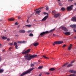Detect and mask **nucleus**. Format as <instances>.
<instances>
[{
    "instance_id": "obj_16",
    "label": "nucleus",
    "mask_w": 76,
    "mask_h": 76,
    "mask_svg": "<svg viewBox=\"0 0 76 76\" xmlns=\"http://www.w3.org/2000/svg\"><path fill=\"white\" fill-rule=\"evenodd\" d=\"M65 35H69L70 34V32H66L64 33Z\"/></svg>"
},
{
    "instance_id": "obj_32",
    "label": "nucleus",
    "mask_w": 76,
    "mask_h": 76,
    "mask_svg": "<svg viewBox=\"0 0 76 76\" xmlns=\"http://www.w3.org/2000/svg\"><path fill=\"white\" fill-rule=\"evenodd\" d=\"M4 72V70L3 69H0V73H3Z\"/></svg>"
},
{
    "instance_id": "obj_21",
    "label": "nucleus",
    "mask_w": 76,
    "mask_h": 76,
    "mask_svg": "<svg viewBox=\"0 0 76 76\" xmlns=\"http://www.w3.org/2000/svg\"><path fill=\"white\" fill-rule=\"evenodd\" d=\"M26 26H27L28 28H30L32 26V25H26Z\"/></svg>"
},
{
    "instance_id": "obj_31",
    "label": "nucleus",
    "mask_w": 76,
    "mask_h": 76,
    "mask_svg": "<svg viewBox=\"0 0 76 76\" xmlns=\"http://www.w3.org/2000/svg\"><path fill=\"white\" fill-rule=\"evenodd\" d=\"M69 64V62H67L64 64L62 66H66V65H67V64Z\"/></svg>"
},
{
    "instance_id": "obj_51",
    "label": "nucleus",
    "mask_w": 76,
    "mask_h": 76,
    "mask_svg": "<svg viewBox=\"0 0 76 76\" xmlns=\"http://www.w3.org/2000/svg\"><path fill=\"white\" fill-rule=\"evenodd\" d=\"M20 27V25H18V28H19Z\"/></svg>"
},
{
    "instance_id": "obj_2",
    "label": "nucleus",
    "mask_w": 76,
    "mask_h": 76,
    "mask_svg": "<svg viewBox=\"0 0 76 76\" xmlns=\"http://www.w3.org/2000/svg\"><path fill=\"white\" fill-rule=\"evenodd\" d=\"M33 69L34 68H31L30 69H29L26 71L24 72L20 75V76H25V75H27V74L29 73H30Z\"/></svg>"
},
{
    "instance_id": "obj_50",
    "label": "nucleus",
    "mask_w": 76,
    "mask_h": 76,
    "mask_svg": "<svg viewBox=\"0 0 76 76\" xmlns=\"http://www.w3.org/2000/svg\"><path fill=\"white\" fill-rule=\"evenodd\" d=\"M40 9H43L44 8V7H41L40 8Z\"/></svg>"
},
{
    "instance_id": "obj_60",
    "label": "nucleus",
    "mask_w": 76,
    "mask_h": 76,
    "mask_svg": "<svg viewBox=\"0 0 76 76\" xmlns=\"http://www.w3.org/2000/svg\"><path fill=\"white\" fill-rule=\"evenodd\" d=\"M37 13H36V12L35 15H37Z\"/></svg>"
},
{
    "instance_id": "obj_46",
    "label": "nucleus",
    "mask_w": 76,
    "mask_h": 76,
    "mask_svg": "<svg viewBox=\"0 0 76 76\" xmlns=\"http://www.w3.org/2000/svg\"><path fill=\"white\" fill-rule=\"evenodd\" d=\"M42 76V74H40L39 75V76Z\"/></svg>"
},
{
    "instance_id": "obj_64",
    "label": "nucleus",
    "mask_w": 76,
    "mask_h": 76,
    "mask_svg": "<svg viewBox=\"0 0 76 76\" xmlns=\"http://www.w3.org/2000/svg\"><path fill=\"white\" fill-rule=\"evenodd\" d=\"M75 10H76V8H75Z\"/></svg>"
},
{
    "instance_id": "obj_41",
    "label": "nucleus",
    "mask_w": 76,
    "mask_h": 76,
    "mask_svg": "<svg viewBox=\"0 0 76 76\" xmlns=\"http://www.w3.org/2000/svg\"><path fill=\"white\" fill-rule=\"evenodd\" d=\"M45 74H46L47 75H49L50 74V73L48 72H47L45 73Z\"/></svg>"
},
{
    "instance_id": "obj_10",
    "label": "nucleus",
    "mask_w": 76,
    "mask_h": 76,
    "mask_svg": "<svg viewBox=\"0 0 76 76\" xmlns=\"http://www.w3.org/2000/svg\"><path fill=\"white\" fill-rule=\"evenodd\" d=\"M69 73H74L75 74L76 73V71H74L73 70H70L69 71Z\"/></svg>"
},
{
    "instance_id": "obj_28",
    "label": "nucleus",
    "mask_w": 76,
    "mask_h": 76,
    "mask_svg": "<svg viewBox=\"0 0 76 76\" xmlns=\"http://www.w3.org/2000/svg\"><path fill=\"white\" fill-rule=\"evenodd\" d=\"M2 38L3 39H7V37H3Z\"/></svg>"
},
{
    "instance_id": "obj_49",
    "label": "nucleus",
    "mask_w": 76,
    "mask_h": 76,
    "mask_svg": "<svg viewBox=\"0 0 76 76\" xmlns=\"http://www.w3.org/2000/svg\"><path fill=\"white\" fill-rule=\"evenodd\" d=\"M44 15H46V14H47V13H46V12H44Z\"/></svg>"
},
{
    "instance_id": "obj_38",
    "label": "nucleus",
    "mask_w": 76,
    "mask_h": 76,
    "mask_svg": "<svg viewBox=\"0 0 76 76\" xmlns=\"http://www.w3.org/2000/svg\"><path fill=\"white\" fill-rule=\"evenodd\" d=\"M75 61V60H74L71 61V64H72V63H73Z\"/></svg>"
},
{
    "instance_id": "obj_56",
    "label": "nucleus",
    "mask_w": 76,
    "mask_h": 76,
    "mask_svg": "<svg viewBox=\"0 0 76 76\" xmlns=\"http://www.w3.org/2000/svg\"><path fill=\"white\" fill-rule=\"evenodd\" d=\"M40 61H40V60H38L39 62H40Z\"/></svg>"
},
{
    "instance_id": "obj_30",
    "label": "nucleus",
    "mask_w": 76,
    "mask_h": 76,
    "mask_svg": "<svg viewBox=\"0 0 76 76\" xmlns=\"http://www.w3.org/2000/svg\"><path fill=\"white\" fill-rule=\"evenodd\" d=\"M46 10L47 11H48L49 10V8L48 7H46Z\"/></svg>"
},
{
    "instance_id": "obj_35",
    "label": "nucleus",
    "mask_w": 76,
    "mask_h": 76,
    "mask_svg": "<svg viewBox=\"0 0 76 76\" xmlns=\"http://www.w3.org/2000/svg\"><path fill=\"white\" fill-rule=\"evenodd\" d=\"M59 6H63V5L62 4H61V3H60L59 4Z\"/></svg>"
},
{
    "instance_id": "obj_27",
    "label": "nucleus",
    "mask_w": 76,
    "mask_h": 76,
    "mask_svg": "<svg viewBox=\"0 0 76 76\" xmlns=\"http://www.w3.org/2000/svg\"><path fill=\"white\" fill-rule=\"evenodd\" d=\"M43 67V66H41L39 67L38 69H42Z\"/></svg>"
},
{
    "instance_id": "obj_58",
    "label": "nucleus",
    "mask_w": 76,
    "mask_h": 76,
    "mask_svg": "<svg viewBox=\"0 0 76 76\" xmlns=\"http://www.w3.org/2000/svg\"><path fill=\"white\" fill-rule=\"evenodd\" d=\"M0 61H1V58L0 57Z\"/></svg>"
},
{
    "instance_id": "obj_61",
    "label": "nucleus",
    "mask_w": 76,
    "mask_h": 76,
    "mask_svg": "<svg viewBox=\"0 0 76 76\" xmlns=\"http://www.w3.org/2000/svg\"><path fill=\"white\" fill-rule=\"evenodd\" d=\"M16 36H17V37H18V35H16Z\"/></svg>"
},
{
    "instance_id": "obj_55",
    "label": "nucleus",
    "mask_w": 76,
    "mask_h": 76,
    "mask_svg": "<svg viewBox=\"0 0 76 76\" xmlns=\"http://www.w3.org/2000/svg\"><path fill=\"white\" fill-rule=\"evenodd\" d=\"M61 0H58V1H60Z\"/></svg>"
},
{
    "instance_id": "obj_8",
    "label": "nucleus",
    "mask_w": 76,
    "mask_h": 76,
    "mask_svg": "<svg viewBox=\"0 0 76 76\" xmlns=\"http://www.w3.org/2000/svg\"><path fill=\"white\" fill-rule=\"evenodd\" d=\"M63 30V31H64L65 32H67L68 31V30L66 28V27H62L61 28Z\"/></svg>"
},
{
    "instance_id": "obj_33",
    "label": "nucleus",
    "mask_w": 76,
    "mask_h": 76,
    "mask_svg": "<svg viewBox=\"0 0 76 76\" xmlns=\"http://www.w3.org/2000/svg\"><path fill=\"white\" fill-rule=\"evenodd\" d=\"M29 36H30V37H33V34L32 33H31L30 34Z\"/></svg>"
},
{
    "instance_id": "obj_25",
    "label": "nucleus",
    "mask_w": 76,
    "mask_h": 76,
    "mask_svg": "<svg viewBox=\"0 0 76 76\" xmlns=\"http://www.w3.org/2000/svg\"><path fill=\"white\" fill-rule=\"evenodd\" d=\"M41 12V10H39V11H37L36 12V13H40Z\"/></svg>"
},
{
    "instance_id": "obj_13",
    "label": "nucleus",
    "mask_w": 76,
    "mask_h": 76,
    "mask_svg": "<svg viewBox=\"0 0 76 76\" xmlns=\"http://www.w3.org/2000/svg\"><path fill=\"white\" fill-rule=\"evenodd\" d=\"M19 44H21V43H25L26 42L25 41H18L17 42Z\"/></svg>"
},
{
    "instance_id": "obj_59",
    "label": "nucleus",
    "mask_w": 76,
    "mask_h": 76,
    "mask_svg": "<svg viewBox=\"0 0 76 76\" xmlns=\"http://www.w3.org/2000/svg\"><path fill=\"white\" fill-rule=\"evenodd\" d=\"M46 14L47 15H48V13H46Z\"/></svg>"
},
{
    "instance_id": "obj_20",
    "label": "nucleus",
    "mask_w": 76,
    "mask_h": 76,
    "mask_svg": "<svg viewBox=\"0 0 76 76\" xmlns=\"http://www.w3.org/2000/svg\"><path fill=\"white\" fill-rule=\"evenodd\" d=\"M49 70H50V71H54V70H55V69L54 68H52L50 69Z\"/></svg>"
},
{
    "instance_id": "obj_5",
    "label": "nucleus",
    "mask_w": 76,
    "mask_h": 76,
    "mask_svg": "<svg viewBox=\"0 0 76 76\" xmlns=\"http://www.w3.org/2000/svg\"><path fill=\"white\" fill-rule=\"evenodd\" d=\"M49 34V32H48V31H46L41 33L40 34V35H41V36H42L43 35H47V34Z\"/></svg>"
},
{
    "instance_id": "obj_14",
    "label": "nucleus",
    "mask_w": 76,
    "mask_h": 76,
    "mask_svg": "<svg viewBox=\"0 0 76 76\" xmlns=\"http://www.w3.org/2000/svg\"><path fill=\"white\" fill-rule=\"evenodd\" d=\"M60 16V14L58 13L57 14H55L54 16V17L55 18H58Z\"/></svg>"
},
{
    "instance_id": "obj_48",
    "label": "nucleus",
    "mask_w": 76,
    "mask_h": 76,
    "mask_svg": "<svg viewBox=\"0 0 76 76\" xmlns=\"http://www.w3.org/2000/svg\"><path fill=\"white\" fill-rule=\"evenodd\" d=\"M68 1H73V0H68Z\"/></svg>"
},
{
    "instance_id": "obj_57",
    "label": "nucleus",
    "mask_w": 76,
    "mask_h": 76,
    "mask_svg": "<svg viewBox=\"0 0 76 76\" xmlns=\"http://www.w3.org/2000/svg\"><path fill=\"white\" fill-rule=\"evenodd\" d=\"M54 35H55V34H53V36H54Z\"/></svg>"
},
{
    "instance_id": "obj_39",
    "label": "nucleus",
    "mask_w": 76,
    "mask_h": 76,
    "mask_svg": "<svg viewBox=\"0 0 76 76\" xmlns=\"http://www.w3.org/2000/svg\"><path fill=\"white\" fill-rule=\"evenodd\" d=\"M18 45H16L15 46L16 49H18Z\"/></svg>"
},
{
    "instance_id": "obj_40",
    "label": "nucleus",
    "mask_w": 76,
    "mask_h": 76,
    "mask_svg": "<svg viewBox=\"0 0 76 76\" xmlns=\"http://www.w3.org/2000/svg\"><path fill=\"white\" fill-rule=\"evenodd\" d=\"M9 45H10V46H12V45H13V43H11L9 44Z\"/></svg>"
},
{
    "instance_id": "obj_24",
    "label": "nucleus",
    "mask_w": 76,
    "mask_h": 76,
    "mask_svg": "<svg viewBox=\"0 0 76 76\" xmlns=\"http://www.w3.org/2000/svg\"><path fill=\"white\" fill-rule=\"evenodd\" d=\"M43 57H44V58H46V59H48V58H48V57H46L45 56L43 55Z\"/></svg>"
},
{
    "instance_id": "obj_9",
    "label": "nucleus",
    "mask_w": 76,
    "mask_h": 76,
    "mask_svg": "<svg viewBox=\"0 0 76 76\" xmlns=\"http://www.w3.org/2000/svg\"><path fill=\"white\" fill-rule=\"evenodd\" d=\"M48 18V16L47 15L45 16L42 19V21H45V20H47V19Z\"/></svg>"
},
{
    "instance_id": "obj_11",
    "label": "nucleus",
    "mask_w": 76,
    "mask_h": 76,
    "mask_svg": "<svg viewBox=\"0 0 76 76\" xmlns=\"http://www.w3.org/2000/svg\"><path fill=\"white\" fill-rule=\"evenodd\" d=\"M70 26L72 28H74V29H75V28H76V24H73L72 25H71Z\"/></svg>"
},
{
    "instance_id": "obj_54",
    "label": "nucleus",
    "mask_w": 76,
    "mask_h": 76,
    "mask_svg": "<svg viewBox=\"0 0 76 76\" xmlns=\"http://www.w3.org/2000/svg\"><path fill=\"white\" fill-rule=\"evenodd\" d=\"M37 14H38V15H40V14L39 13H37Z\"/></svg>"
},
{
    "instance_id": "obj_29",
    "label": "nucleus",
    "mask_w": 76,
    "mask_h": 76,
    "mask_svg": "<svg viewBox=\"0 0 76 76\" xmlns=\"http://www.w3.org/2000/svg\"><path fill=\"white\" fill-rule=\"evenodd\" d=\"M27 33H32V30H29L28 31V32Z\"/></svg>"
},
{
    "instance_id": "obj_44",
    "label": "nucleus",
    "mask_w": 76,
    "mask_h": 76,
    "mask_svg": "<svg viewBox=\"0 0 76 76\" xmlns=\"http://www.w3.org/2000/svg\"><path fill=\"white\" fill-rule=\"evenodd\" d=\"M73 31H74V32H76V30L75 29H73Z\"/></svg>"
},
{
    "instance_id": "obj_45",
    "label": "nucleus",
    "mask_w": 76,
    "mask_h": 76,
    "mask_svg": "<svg viewBox=\"0 0 76 76\" xmlns=\"http://www.w3.org/2000/svg\"><path fill=\"white\" fill-rule=\"evenodd\" d=\"M29 19V18L27 19V23H28V20Z\"/></svg>"
},
{
    "instance_id": "obj_3",
    "label": "nucleus",
    "mask_w": 76,
    "mask_h": 76,
    "mask_svg": "<svg viewBox=\"0 0 76 76\" xmlns=\"http://www.w3.org/2000/svg\"><path fill=\"white\" fill-rule=\"evenodd\" d=\"M63 43V41H56L54 42V43L53 44V45H54L55 44L57 45H60V44H61Z\"/></svg>"
},
{
    "instance_id": "obj_63",
    "label": "nucleus",
    "mask_w": 76,
    "mask_h": 76,
    "mask_svg": "<svg viewBox=\"0 0 76 76\" xmlns=\"http://www.w3.org/2000/svg\"><path fill=\"white\" fill-rule=\"evenodd\" d=\"M4 31H6V30H5Z\"/></svg>"
},
{
    "instance_id": "obj_43",
    "label": "nucleus",
    "mask_w": 76,
    "mask_h": 76,
    "mask_svg": "<svg viewBox=\"0 0 76 76\" xmlns=\"http://www.w3.org/2000/svg\"><path fill=\"white\" fill-rule=\"evenodd\" d=\"M7 41H10V39L9 38H8L7 39Z\"/></svg>"
},
{
    "instance_id": "obj_15",
    "label": "nucleus",
    "mask_w": 76,
    "mask_h": 76,
    "mask_svg": "<svg viewBox=\"0 0 76 76\" xmlns=\"http://www.w3.org/2000/svg\"><path fill=\"white\" fill-rule=\"evenodd\" d=\"M15 20V18H11L9 19H8V20H9L10 21H13V20Z\"/></svg>"
},
{
    "instance_id": "obj_4",
    "label": "nucleus",
    "mask_w": 76,
    "mask_h": 76,
    "mask_svg": "<svg viewBox=\"0 0 76 76\" xmlns=\"http://www.w3.org/2000/svg\"><path fill=\"white\" fill-rule=\"evenodd\" d=\"M73 5H72L66 8V10L67 11H71V10H72L73 9Z\"/></svg>"
},
{
    "instance_id": "obj_47",
    "label": "nucleus",
    "mask_w": 76,
    "mask_h": 76,
    "mask_svg": "<svg viewBox=\"0 0 76 76\" xmlns=\"http://www.w3.org/2000/svg\"><path fill=\"white\" fill-rule=\"evenodd\" d=\"M15 24L16 25H18V23H15Z\"/></svg>"
},
{
    "instance_id": "obj_53",
    "label": "nucleus",
    "mask_w": 76,
    "mask_h": 76,
    "mask_svg": "<svg viewBox=\"0 0 76 76\" xmlns=\"http://www.w3.org/2000/svg\"><path fill=\"white\" fill-rule=\"evenodd\" d=\"M10 49H11V48L10 47L9 48V50H10Z\"/></svg>"
},
{
    "instance_id": "obj_34",
    "label": "nucleus",
    "mask_w": 76,
    "mask_h": 76,
    "mask_svg": "<svg viewBox=\"0 0 76 76\" xmlns=\"http://www.w3.org/2000/svg\"><path fill=\"white\" fill-rule=\"evenodd\" d=\"M34 64H31V67H34Z\"/></svg>"
},
{
    "instance_id": "obj_23",
    "label": "nucleus",
    "mask_w": 76,
    "mask_h": 76,
    "mask_svg": "<svg viewBox=\"0 0 76 76\" xmlns=\"http://www.w3.org/2000/svg\"><path fill=\"white\" fill-rule=\"evenodd\" d=\"M73 66V65L72 64H69L68 66H67V67H71V66Z\"/></svg>"
},
{
    "instance_id": "obj_36",
    "label": "nucleus",
    "mask_w": 76,
    "mask_h": 76,
    "mask_svg": "<svg viewBox=\"0 0 76 76\" xmlns=\"http://www.w3.org/2000/svg\"><path fill=\"white\" fill-rule=\"evenodd\" d=\"M66 45H64L62 46V48H64L65 47H66Z\"/></svg>"
},
{
    "instance_id": "obj_52",
    "label": "nucleus",
    "mask_w": 76,
    "mask_h": 76,
    "mask_svg": "<svg viewBox=\"0 0 76 76\" xmlns=\"http://www.w3.org/2000/svg\"><path fill=\"white\" fill-rule=\"evenodd\" d=\"M18 19H20V17H18Z\"/></svg>"
},
{
    "instance_id": "obj_26",
    "label": "nucleus",
    "mask_w": 76,
    "mask_h": 76,
    "mask_svg": "<svg viewBox=\"0 0 76 76\" xmlns=\"http://www.w3.org/2000/svg\"><path fill=\"white\" fill-rule=\"evenodd\" d=\"M53 15H54V14H56V12L55 11H53L52 12Z\"/></svg>"
},
{
    "instance_id": "obj_17",
    "label": "nucleus",
    "mask_w": 76,
    "mask_h": 76,
    "mask_svg": "<svg viewBox=\"0 0 76 76\" xmlns=\"http://www.w3.org/2000/svg\"><path fill=\"white\" fill-rule=\"evenodd\" d=\"M72 44H71L69 45V47L68 48V50H70L71 49H72Z\"/></svg>"
},
{
    "instance_id": "obj_62",
    "label": "nucleus",
    "mask_w": 76,
    "mask_h": 76,
    "mask_svg": "<svg viewBox=\"0 0 76 76\" xmlns=\"http://www.w3.org/2000/svg\"><path fill=\"white\" fill-rule=\"evenodd\" d=\"M1 44H0V46L1 45Z\"/></svg>"
},
{
    "instance_id": "obj_6",
    "label": "nucleus",
    "mask_w": 76,
    "mask_h": 76,
    "mask_svg": "<svg viewBox=\"0 0 76 76\" xmlns=\"http://www.w3.org/2000/svg\"><path fill=\"white\" fill-rule=\"evenodd\" d=\"M31 51V49H29L28 50H27L26 51H25L24 52H23L22 53V54H27L28 53H29V52Z\"/></svg>"
},
{
    "instance_id": "obj_22",
    "label": "nucleus",
    "mask_w": 76,
    "mask_h": 76,
    "mask_svg": "<svg viewBox=\"0 0 76 76\" xmlns=\"http://www.w3.org/2000/svg\"><path fill=\"white\" fill-rule=\"evenodd\" d=\"M61 10H62V11H64L66 10V9H65V8L64 7H62L61 9Z\"/></svg>"
},
{
    "instance_id": "obj_1",
    "label": "nucleus",
    "mask_w": 76,
    "mask_h": 76,
    "mask_svg": "<svg viewBox=\"0 0 76 76\" xmlns=\"http://www.w3.org/2000/svg\"><path fill=\"white\" fill-rule=\"evenodd\" d=\"M37 55H31L30 54H26V56H24L25 59L27 60H31L32 58H35V57H37Z\"/></svg>"
},
{
    "instance_id": "obj_18",
    "label": "nucleus",
    "mask_w": 76,
    "mask_h": 76,
    "mask_svg": "<svg viewBox=\"0 0 76 76\" xmlns=\"http://www.w3.org/2000/svg\"><path fill=\"white\" fill-rule=\"evenodd\" d=\"M38 44H39V43H38L36 42L35 43H34L33 44V45L34 46H35V47H36V46L38 45Z\"/></svg>"
},
{
    "instance_id": "obj_12",
    "label": "nucleus",
    "mask_w": 76,
    "mask_h": 76,
    "mask_svg": "<svg viewBox=\"0 0 76 76\" xmlns=\"http://www.w3.org/2000/svg\"><path fill=\"white\" fill-rule=\"evenodd\" d=\"M20 33H25V31L24 30L22 29L19 31Z\"/></svg>"
},
{
    "instance_id": "obj_19",
    "label": "nucleus",
    "mask_w": 76,
    "mask_h": 76,
    "mask_svg": "<svg viewBox=\"0 0 76 76\" xmlns=\"http://www.w3.org/2000/svg\"><path fill=\"white\" fill-rule=\"evenodd\" d=\"M56 30V28H54L53 29H52L50 31H48L49 32V33H50V32H54V31Z\"/></svg>"
},
{
    "instance_id": "obj_42",
    "label": "nucleus",
    "mask_w": 76,
    "mask_h": 76,
    "mask_svg": "<svg viewBox=\"0 0 76 76\" xmlns=\"http://www.w3.org/2000/svg\"><path fill=\"white\" fill-rule=\"evenodd\" d=\"M39 9H40V8H39L38 9H36V10H35H35H39Z\"/></svg>"
},
{
    "instance_id": "obj_37",
    "label": "nucleus",
    "mask_w": 76,
    "mask_h": 76,
    "mask_svg": "<svg viewBox=\"0 0 76 76\" xmlns=\"http://www.w3.org/2000/svg\"><path fill=\"white\" fill-rule=\"evenodd\" d=\"M14 45H15V46L17 45V43H16V42H14Z\"/></svg>"
},
{
    "instance_id": "obj_7",
    "label": "nucleus",
    "mask_w": 76,
    "mask_h": 76,
    "mask_svg": "<svg viewBox=\"0 0 76 76\" xmlns=\"http://www.w3.org/2000/svg\"><path fill=\"white\" fill-rule=\"evenodd\" d=\"M71 20L72 22H76V17L74 16L72 18Z\"/></svg>"
}]
</instances>
